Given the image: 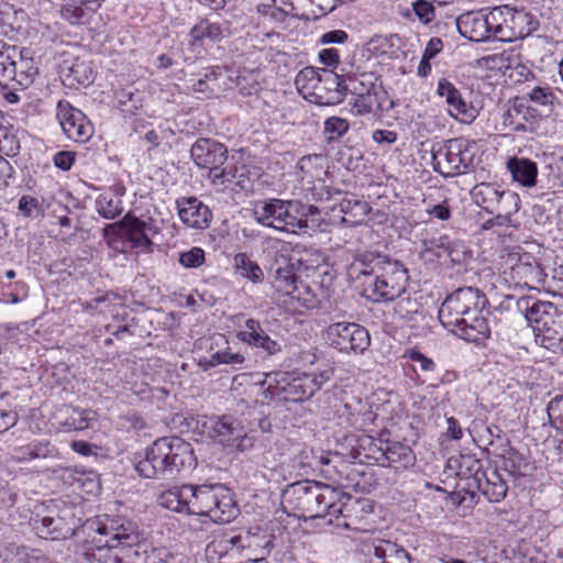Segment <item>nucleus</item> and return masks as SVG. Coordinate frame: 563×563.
Wrapping results in <instances>:
<instances>
[{"mask_svg": "<svg viewBox=\"0 0 563 563\" xmlns=\"http://www.w3.org/2000/svg\"><path fill=\"white\" fill-rule=\"evenodd\" d=\"M88 550L101 563H145L139 547L145 540L141 525L124 515H99L81 526Z\"/></svg>", "mask_w": 563, "mask_h": 563, "instance_id": "f257e3e1", "label": "nucleus"}, {"mask_svg": "<svg viewBox=\"0 0 563 563\" xmlns=\"http://www.w3.org/2000/svg\"><path fill=\"white\" fill-rule=\"evenodd\" d=\"M332 375L333 368L329 364L313 373L275 372L266 374L261 384H251L249 391L262 395L261 399L254 400L255 404L273 400L298 402L312 397Z\"/></svg>", "mask_w": 563, "mask_h": 563, "instance_id": "f03ea898", "label": "nucleus"}, {"mask_svg": "<svg viewBox=\"0 0 563 563\" xmlns=\"http://www.w3.org/2000/svg\"><path fill=\"white\" fill-rule=\"evenodd\" d=\"M196 466L190 443L178 437H164L153 442L135 468L143 477L169 481L189 474Z\"/></svg>", "mask_w": 563, "mask_h": 563, "instance_id": "7ed1b4c3", "label": "nucleus"}, {"mask_svg": "<svg viewBox=\"0 0 563 563\" xmlns=\"http://www.w3.org/2000/svg\"><path fill=\"white\" fill-rule=\"evenodd\" d=\"M531 23V15L522 11H515L509 7H496L488 13L468 12L457 19V29L462 36L473 42H484L492 34L503 33L504 29H515ZM534 26L519 27L514 35H528Z\"/></svg>", "mask_w": 563, "mask_h": 563, "instance_id": "20e7f679", "label": "nucleus"}, {"mask_svg": "<svg viewBox=\"0 0 563 563\" xmlns=\"http://www.w3.org/2000/svg\"><path fill=\"white\" fill-rule=\"evenodd\" d=\"M338 492L317 482H299L290 485L283 494V503L297 516L316 518L342 512L335 503Z\"/></svg>", "mask_w": 563, "mask_h": 563, "instance_id": "39448f33", "label": "nucleus"}, {"mask_svg": "<svg viewBox=\"0 0 563 563\" xmlns=\"http://www.w3.org/2000/svg\"><path fill=\"white\" fill-rule=\"evenodd\" d=\"M190 515L228 523L239 514L233 493L222 484L191 485Z\"/></svg>", "mask_w": 563, "mask_h": 563, "instance_id": "423d86ee", "label": "nucleus"}, {"mask_svg": "<svg viewBox=\"0 0 563 563\" xmlns=\"http://www.w3.org/2000/svg\"><path fill=\"white\" fill-rule=\"evenodd\" d=\"M517 307L533 328L537 341L543 346L550 349L561 341L560 324L555 320L559 310L552 302L538 300L529 296L519 298Z\"/></svg>", "mask_w": 563, "mask_h": 563, "instance_id": "0eeeda50", "label": "nucleus"}, {"mask_svg": "<svg viewBox=\"0 0 563 563\" xmlns=\"http://www.w3.org/2000/svg\"><path fill=\"white\" fill-rule=\"evenodd\" d=\"M485 306V298L473 287L459 288L448 296L439 309V320L450 332L454 333L461 322L470 314L476 313Z\"/></svg>", "mask_w": 563, "mask_h": 563, "instance_id": "6e6552de", "label": "nucleus"}, {"mask_svg": "<svg viewBox=\"0 0 563 563\" xmlns=\"http://www.w3.org/2000/svg\"><path fill=\"white\" fill-rule=\"evenodd\" d=\"M158 232L151 220L143 221L130 213L115 223L108 224L104 230V236L108 243L114 245L115 240L120 239L129 243L131 250L135 253H148L152 250L151 238Z\"/></svg>", "mask_w": 563, "mask_h": 563, "instance_id": "1a4fd4ad", "label": "nucleus"}, {"mask_svg": "<svg viewBox=\"0 0 563 563\" xmlns=\"http://www.w3.org/2000/svg\"><path fill=\"white\" fill-rule=\"evenodd\" d=\"M407 282V269L399 262L390 261L373 278L364 282L363 291L372 301H393L406 291Z\"/></svg>", "mask_w": 563, "mask_h": 563, "instance_id": "9d476101", "label": "nucleus"}, {"mask_svg": "<svg viewBox=\"0 0 563 563\" xmlns=\"http://www.w3.org/2000/svg\"><path fill=\"white\" fill-rule=\"evenodd\" d=\"M473 143L465 139H452L432 152L433 166L444 177L465 173L474 161Z\"/></svg>", "mask_w": 563, "mask_h": 563, "instance_id": "9b49d317", "label": "nucleus"}, {"mask_svg": "<svg viewBox=\"0 0 563 563\" xmlns=\"http://www.w3.org/2000/svg\"><path fill=\"white\" fill-rule=\"evenodd\" d=\"M32 527L41 538L66 539L75 533L74 509L68 506L59 508L55 504L42 507L32 517Z\"/></svg>", "mask_w": 563, "mask_h": 563, "instance_id": "f8f14e48", "label": "nucleus"}, {"mask_svg": "<svg viewBox=\"0 0 563 563\" xmlns=\"http://www.w3.org/2000/svg\"><path fill=\"white\" fill-rule=\"evenodd\" d=\"M37 75L33 59L23 58L16 47L0 42V85L8 87L15 82L22 89L27 88Z\"/></svg>", "mask_w": 563, "mask_h": 563, "instance_id": "ddd939ff", "label": "nucleus"}, {"mask_svg": "<svg viewBox=\"0 0 563 563\" xmlns=\"http://www.w3.org/2000/svg\"><path fill=\"white\" fill-rule=\"evenodd\" d=\"M325 334L330 346L342 353L362 354L371 344L368 331L354 322L332 323Z\"/></svg>", "mask_w": 563, "mask_h": 563, "instance_id": "4468645a", "label": "nucleus"}, {"mask_svg": "<svg viewBox=\"0 0 563 563\" xmlns=\"http://www.w3.org/2000/svg\"><path fill=\"white\" fill-rule=\"evenodd\" d=\"M208 434L224 446L245 451L253 445L252 438L241 420L230 415L210 419Z\"/></svg>", "mask_w": 563, "mask_h": 563, "instance_id": "2eb2a0df", "label": "nucleus"}, {"mask_svg": "<svg viewBox=\"0 0 563 563\" xmlns=\"http://www.w3.org/2000/svg\"><path fill=\"white\" fill-rule=\"evenodd\" d=\"M56 117L65 135L75 142L84 143L93 133V128L87 117L67 101L57 103Z\"/></svg>", "mask_w": 563, "mask_h": 563, "instance_id": "dca6fc26", "label": "nucleus"}, {"mask_svg": "<svg viewBox=\"0 0 563 563\" xmlns=\"http://www.w3.org/2000/svg\"><path fill=\"white\" fill-rule=\"evenodd\" d=\"M282 206L280 232L300 234L308 228V218L319 213L313 205H307L299 200H284Z\"/></svg>", "mask_w": 563, "mask_h": 563, "instance_id": "f3484780", "label": "nucleus"}, {"mask_svg": "<svg viewBox=\"0 0 563 563\" xmlns=\"http://www.w3.org/2000/svg\"><path fill=\"white\" fill-rule=\"evenodd\" d=\"M437 93L444 98L449 114L462 123L470 124L477 118V110L465 102L459 89L448 79L442 78L438 81Z\"/></svg>", "mask_w": 563, "mask_h": 563, "instance_id": "a211bd4d", "label": "nucleus"}, {"mask_svg": "<svg viewBox=\"0 0 563 563\" xmlns=\"http://www.w3.org/2000/svg\"><path fill=\"white\" fill-rule=\"evenodd\" d=\"M227 147L211 139L197 140L190 150L195 164L200 168H208L209 170L214 167H221L227 161Z\"/></svg>", "mask_w": 563, "mask_h": 563, "instance_id": "6ab92c4d", "label": "nucleus"}, {"mask_svg": "<svg viewBox=\"0 0 563 563\" xmlns=\"http://www.w3.org/2000/svg\"><path fill=\"white\" fill-rule=\"evenodd\" d=\"M347 79H342L339 75L322 70L319 78V85L322 88L313 90L310 101L320 106H331L342 100V91ZM316 87H319L318 85Z\"/></svg>", "mask_w": 563, "mask_h": 563, "instance_id": "aec40b11", "label": "nucleus"}, {"mask_svg": "<svg viewBox=\"0 0 563 563\" xmlns=\"http://www.w3.org/2000/svg\"><path fill=\"white\" fill-rule=\"evenodd\" d=\"M178 216L188 227L206 229L211 220L209 208L196 197H183L176 201Z\"/></svg>", "mask_w": 563, "mask_h": 563, "instance_id": "412c9836", "label": "nucleus"}, {"mask_svg": "<svg viewBox=\"0 0 563 563\" xmlns=\"http://www.w3.org/2000/svg\"><path fill=\"white\" fill-rule=\"evenodd\" d=\"M478 490L490 503H499L507 495V484L495 468L477 470L474 475Z\"/></svg>", "mask_w": 563, "mask_h": 563, "instance_id": "4be33fe9", "label": "nucleus"}, {"mask_svg": "<svg viewBox=\"0 0 563 563\" xmlns=\"http://www.w3.org/2000/svg\"><path fill=\"white\" fill-rule=\"evenodd\" d=\"M339 412L340 418H345L344 421L340 422V424L358 430L365 429L367 426L373 423L374 420V415L369 405L355 397L345 399L342 410H339Z\"/></svg>", "mask_w": 563, "mask_h": 563, "instance_id": "5701e85b", "label": "nucleus"}, {"mask_svg": "<svg viewBox=\"0 0 563 563\" xmlns=\"http://www.w3.org/2000/svg\"><path fill=\"white\" fill-rule=\"evenodd\" d=\"M387 256L382 255L379 253L366 252L360 254L355 257V260L351 263L349 267V276L351 278H360V276H364L369 280L376 274H378L386 263H389Z\"/></svg>", "mask_w": 563, "mask_h": 563, "instance_id": "b1692460", "label": "nucleus"}, {"mask_svg": "<svg viewBox=\"0 0 563 563\" xmlns=\"http://www.w3.org/2000/svg\"><path fill=\"white\" fill-rule=\"evenodd\" d=\"M275 536L265 529L253 528L249 530L245 536H239L232 539V542H243V547L253 550L256 553L255 561L264 560L274 548Z\"/></svg>", "mask_w": 563, "mask_h": 563, "instance_id": "393cba45", "label": "nucleus"}, {"mask_svg": "<svg viewBox=\"0 0 563 563\" xmlns=\"http://www.w3.org/2000/svg\"><path fill=\"white\" fill-rule=\"evenodd\" d=\"M454 334L468 342L481 343L490 335V328L487 319L482 316L481 309L474 314H470L465 322H461V327Z\"/></svg>", "mask_w": 563, "mask_h": 563, "instance_id": "a878e982", "label": "nucleus"}, {"mask_svg": "<svg viewBox=\"0 0 563 563\" xmlns=\"http://www.w3.org/2000/svg\"><path fill=\"white\" fill-rule=\"evenodd\" d=\"M506 167L515 183L527 188L536 186L538 166L534 162L526 157H509Z\"/></svg>", "mask_w": 563, "mask_h": 563, "instance_id": "bb28decb", "label": "nucleus"}, {"mask_svg": "<svg viewBox=\"0 0 563 563\" xmlns=\"http://www.w3.org/2000/svg\"><path fill=\"white\" fill-rule=\"evenodd\" d=\"M57 418H64L59 421L64 431H81L91 427L97 413L90 409L65 407L59 410Z\"/></svg>", "mask_w": 563, "mask_h": 563, "instance_id": "cd10ccee", "label": "nucleus"}, {"mask_svg": "<svg viewBox=\"0 0 563 563\" xmlns=\"http://www.w3.org/2000/svg\"><path fill=\"white\" fill-rule=\"evenodd\" d=\"M284 199H266L257 201L253 208V216L257 223L280 231L282 206Z\"/></svg>", "mask_w": 563, "mask_h": 563, "instance_id": "c85d7f7f", "label": "nucleus"}, {"mask_svg": "<svg viewBox=\"0 0 563 563\" xmlns=\"http://www.w3.org/2000/svg\"><path fill=\"white\" fill-rule=\"evenodd\" d=\"M510 276L518 285L537 288L543 283L544 274L537 263L519 260L511 266Z\"/></svg>", "mask_w": 563, "mask_h": 563, "instance_id": "c756f323", "label": "nucleus"}, {"mask_svg": "<svg viewBox=\"0 0 563 563\" xmlns=\"http://www.w3.org/2000/svg\"><path fill=\"white\" fill-rule=\"evenodd\" d=\"M191 496V485H183L162 493L158 503L166 509L190 515L189 499Z\"/></svg>", "mask_w": 563, "mask_h": 563, "instance_id": "7c9ffc66", "label": "nucleus"}, {"mask_svg": "<svg viewBox=\"0 0 563 563\" xmlns=\"http://www.w3.org/2000/svg\"><path fill=\"white\" fill-rule=\"evenodd\" d=\"M344 89L352 91L356 96L353 102V108L357 113H371L374 110L376 98L372 93V89H374L373 84H371L369 87H365L363 81H358L354 77H349L347 84L344 85Z\"/></svg>", "mask_w": 563, "mask_h": 563, "instance_id": "2f4dec72", "label": "nucleus"}, {"mask_svg": "<svg viewBox=\"0 0 563 563\" xmlns=\"http://www.w3.org/2000/svg\"><path fill=\"white\" fill-rule=\"evenodd\" d=\"M373 553L375 563H411L407 551L391 541L379 540Z\"/></svg>", "mask_w": 563, "mask_h": 563, "instance_id": "473e14b6", "label": "nucleus"}, {"mask_svg": "<svg viewBox=\"0 0 563 563\" xmlns=\"http://www.w3.org/2000/svg\"><path fill=\"white\" fill-rule=\"evenodd\" d=\"M227 344L225 338L222 334H214L208 339L200 340V345L209 351V356H202L198 360V365L208 371L211 367L225 363L223 358V349L214 351V347H220Z\"/></svg>", "mask_w": 563, "mask_h": 563, "instance_id": "72a5a7b5", "label": "nucleus"}, {"mask_svg": "<svg viewBox=\"0 0 563 563\" xmlns=\"http://www.w3.org/2000/svg\"><path fill=\"white\" fill-rule=\"evenodd\" d=\"M383 456L388 462V465H393L396 468L409 467L413 465L416 456L410 446L400 442L387 443L386 448L383 449Z\"/></svg>", "mask_w": 563, "mask_h": 563, "instance_id": "f704fd0d", "label": "nucleus"}, {"mask_svg": "<svg viewBox=\"0 0 563 563\" xmlns=\"http://www.w3.org/2000/svg\"><path fill=\"white\" fill-rule=\"evenodd\" d=\"M500 192L499 186L490 183H481L473 187L471 197L473 201L490 213Z\"/></svg>", "mask_w": 563, "mask_h": 563, "instance_id": "c9c22d12", "label": "nucleus"}, {"mask_svg": "<svg viewBox=\"0 0 563 563\" xmlns=\"http://www.w3.org/2000/svg\"><path fill=\"white\" fill-rule=\"evenodd\" d=\"M233 267L241 277L257 284L264 279L263 269L246 253H238L233 258Z\"/></svg>", "mask_w": 563, "mask_h": 563, "instance_id": "e433bc0d", "label": "nucleus"}, {"mask_svg": "<svg viewBox=\"0 0 563 563\" xmlns=\"http://www.w3.org/2000/svg\"><path fill=\"white\" fill-rule=\"evenodd\" d=\"M340 210L344 213L343 222L356 224L362 222L367 216L369 206L367 202L356 198H345L340 203Z\"/></svg>", "mask_w": 563, "mask_h": 563, "instance_id": "4c0bfd02", "label": "nucleus"}, {"mask_svg": "<svg viewBox=\"0 0 563 563\" xmlns=\"http://www.w3.org/2000/svg\"><path fill=\"white\" fill-rule=\"evenodd\" d=\"M96 209L106 219H114L123 211L122 201L113 191L101 194L96 200Z\"/></svg>", "mask_w": 563, "mask_h": 563, "instance_id": "58836bf2", "label": "nucleus"}, {"mask_svg": "<svg viewBox=\"0 0 563 563\" xmlns=\"http://www.w3.org/2000/svg\"><path fill=\"white\" fill-rule=\"evenodd\" d=\"M324 158L322 155H308L300 158L298 162V168L302 174V179H307L308 183L313 180H321L325 170L323 168Z\"/></svg>", "mask_w": 563, "mask_h": 563, "instance_id": "ea45409f", "label": "nucleus"}, {"mask_svg": "<svg viewBox=\"0 0 563 563\" xmlns=\"http://www.w3.org/2000/svg\"><path fill=\"white\" fill-rule=\"evenodd\" d=\"M320 75L321 74L313 67H306L298 73L295 79V85L305 98H309V100L311 99L313 90H318V87H316L317 85L319 88H322L319 85Z\"/></svg>", "mask_w": 563, "mask_h": 563, "instance_id": "a19ab883", "label": "nucleus"}, {"mask_svg": "<svg viewBox=\"0 0 563 563\" xmlns=\"http://www.w3.org/2000/svg\"><path fill=\"white\" fill-rule=\"evenodd\" d=\"M19 150L20 142L13 128L0 117V152L7 156H14Z\"/></svg>", "mask_w": 563, "mask_h": 563, "instance_id": "79ce46f5", "label": "nucleus"}, {"mask_svg": "<svg viewBox=\"0 0 563 563\" xmlns=\"http://www.w3.org/2000/svg\"><path fill=\"white\" fill-rule=\"evenodd\" d=\"M0 559L2 563H38V556L34 550L13 544L4 549Z\"/></svg>", "mask_w": 563, "mask_h": 563, "instance_id": "37998d69", "label": "nucleus"}, {"mask_svg": "<svg viewBox=\"0 0 563 563\" xmlns=\"http://www.w3.org/2000/svg\"><path fill=\"white\" fill-rule=\"evenodd\" d=\"M273 285L282 295H291L297 289V276L289 267H278Z\"/></svg>", "mask_w": 563, "mask_h": 563, "instance_id": "c03bdc74", "label": "nucleus"}, {"mask_svg": "<svg viewBox=\"0 0 563 563\" xmlns=\"http://www.w3.org/2000/svg\"><path fill=\"white\" fill-rule=\"evenodd\" d=\"M190 36L194 42L201 41L203 38H209L210 41L216 42L222 38L223 30L218 23L201 21L191 29Z\"/></svg>", "mask_w": 563, "mask_h": 563, "instance_id": "a18cd8bd", "label": "nucleus"}, {"mask_svg": "<svg viewBox=\"0 0 563 563\" xmlns=\"http://www.w3.org/2000/svg\"><path fill=\"white\" fill-rule=\"evenodd\" d=\"M394 306L395 314L402 321H412L420 310V303L410 296L396 298Z\"/></svg>", "mask_w": 563, "mask_h": 563, "instance_id": "49530a36", "label": "nucleus"}, {"mask_svg": "<svg viewBox=\"0 0 563 563\" xmlns=\"http://www.w3.org/2000/svg\"><path fill=\"white\" fill-rule=\"evenodd\" d=\"M497 203L492 210V214L495 212H505V213H511L515 214L518 212L520 207V198L519 196L510 190H500Z\"/></svg>", "mask_w": 563, "mask_h": 563, "instance_id": "de8ad7c7", "label": "nucleus"}, {"mask_svg": "<svg viewBox=\"0 0 563 563\" xmlns=\"http://www.w3.org/2000/svg\"><path fill=\"white\" fill-rule=\"evenodd\" d=\"M547 411L550 423L558 430L563 431V395L554 397L548 404Z\"/></svg>", "mask_w": 563, "mask_h": 563, "instance_id": "09e8293b", "label": "nucleus"}, {"mask_svg": "<svg viewBox=\"0 0 563 563\" xmlns=\"http://www.w3.org/2000/svg\"><path fill=\"white\" fill-rule=\"evenodd\" d=\"M349 130V122L345 119L331 117L324 122V132L329 134V141L339 139Z\"/></svg>", "mask_w": 563, "mask_h": 563, "instance_id": "8fccbe9b", "label": "nucleus"}, {"mask_svg": "<svg viewBox=\"0 0 563 563\" xmlns=\"http://www.w3.org/2000/svg\"><path fill=\"white\" fill-rule=\"evenodd\" d=\"M235 178V170L233 167L227 166L223 168L214 167L209 170V179L213 186L223 187Z\"/></svg>", "mask_w": 563, "mask_h": 563, "instance_id": "3c124183", "label": "nucleus"}, {"mask_svg": "<svg viewBox=\"0 0 563 563\" xmlns=\"http://www.w3.org/2000/svg\"><path fill=\"white\" fill-rule=\"evenodd\" d=\"M265 331L263 330L260 321L254 319H247L245 321L244 330L239 331L236 336L239 338V340L250 345L252 342H254L255 339H257Z\"/></svg>", "mask_w": 563, "mask_h": 563, "instance_id": "603ef678", "label": "nucleus"}, {"mask_svg": "<svg viewBox=\"0 0 563 563\" xmlns=\"http://www.w3.org/2000/svg\"><path fill=\"white\" fill-rule=\"evenodd\" d=\"M179 262L187 268L199 267L205 262V252L200 247H192L179 255Z\"/></svg>", "mask_w": 563, "mask_h": 563, "instance_id": "864d4df0", "label": "nucleus"}, {"mask_svg": "<svg viewBox=\"0 0 563 563\" xmlns=\"http://www.w3.org/2000/svg\"><path fill=\"white\" fill-rule=\"evenodd\" d=\"M250 345L262 349L268 355H275L282 352L283 347L279 342L272 339L266 332L262 333Z\"/></svg>", "mask_w": 563, "mask_h": 563, "instance_id": "5fc2aeb1", "label": "nucleus"}, {"mask_svg": "<svg viewBox=\"0 0 563 563\" xmlns=\"http://www.w3.org/2000/svg\"><path fill=\"white\" fill-rule=\"evenodd\" d=\"M19 210L27 218H36L43 212L38 200L31 196H22L20 198Z\"/></svg>", "mask_w": 563, "mask_h": 563, "instance_id": "6e6d98bb", "label": "nucleus"}, {"mask_svg": "<svg viewBox=\"0 0 563 563\" xmlns=\"http://www.w3.org/2000/svg\"><path fill=\"white\" fill-rule=\"evenodd\" d=\"M406 356L416 363L419 369L423 373H433L435 371V363L416 349L406 352Z\"/></svg>", "mask_w": 563, "mask_h": 563, "instance_id": "4d7b16f0", "label": "nucleus"}, {"mask_svg": "<svg viewBox=\"0 0 563 563\" xmlns=\"http://www.w3.org/2000/svg\"><path fill=\"white\" fill-rule=\"evenodd\" d=\"M412 9L422 23L427 24L434 18V7L426 0H418L413 2Z\"/></svg>", "mask_w": 563, "mask_h": 563, "instance_id": "13d9d810", "label": "nucleus"}, {"mask_svg": "<svg viewBox=\"0 0 563 563\" xmlns=\"http://www.w3.org/2000/svg\"><path fill=\"white\" fill-rule=\"evenodd\" d=\"M119 102L121 110L126 113H133L142 106L139 92H122Z\"/></svg>", "mask_w": 563, "mask_h": 563, "instance_id": "bf43d9fd", "label": "nucleus"}, {"mask_svg": "<svg viewBox=\"0 0 563 563\" xmlns=\"http://www.w3.org/2000/svg\"><path fill=\"white\" fill-rule=\"evenodd\" d=\"M530 100L536 104L548 106L552 103L553 93L550 88L534 87L529 92Z\"/></svg>", "mask_w": 563, "mask_h": 563, "instance_id": "052dcab7", "label": "nucleus"}, {"mask_svg": "<svg viewBox=\"0 0 563 563\" xmlns=\"http://www.w3.org/2000/svg\"><path fill=\"white\" fill-rule=\"evenodd\" d=\"M54 165L62 170H69L75 162V153L60 151L53 157Z\"/></svg>", "mask_w": 563, "mask_h": 563, "instance_id": "680f3d73", "label": "nucleus"}, {"mask_svg": "<svg viewBox=\"0 0 563 563\" xmlns=\"http://www.w3.org/2000/svg\"><path fill=\"white\" fill-rule=\"evenodd\" d=\"M109 303H110V296L106 295V296L97 297L89 301L84 302L82 308L86 311L99 310V312L106 313L107 311H110L108 309Z\"/></svg>", "mask_w": 563, "mask_h": 563, "instance_id": "e2e57ef3", "label": "nucleus"}, {"mask_svg": "<svg viewBox=\"0 0 563 563\" xmlns=\"http://www.w3.org/2000/svg\"><path fill=\"white\" fill-rule=\"evenodd\" d=\"M319 60L328 67H335L340 62L339 51L336 48H324L319 52Z\"/></svg>", "mask_w": 563, "mask_h": 563, "instance_id": "0e129e2a", "label": "nucleus"}, {"mask_svg": "<svg viewBox=\"0 0 563 563\" xmlns=\"http://www.w3.org/2000/svg\"><path fill=\"white\" fill-rule=\"evenodd\" d=\"M347 40V33L343 30H334L324 33L320 43L322 44H342Z\"/></svg>", "mask_w": 563, "mask_h": 563, "instance_id": "69168bd1", "label": "nucleus"}, {"mask_svg": "<svg viewBox=\"0 0 563 563\" xmlns=\"http://www.w3.org/2000/svg\"><path fill=\"white\" fill-rule=\"evenodd\" d=\"M372 137L376 143H379V144H383V143L393 144L397 140V134L393 131L376 130L373 132Z\"/></svg>", "mask_w": 563, "mask_h": 563, "instance_id": "338daca9", "label": "nucleus"}, {"mask_svg": "<svg viewBox=\"0 0 563 563\" xmlns=\"http://www.w3.org/2000/svg\"><path fill=\"white\" fill-rule=\"evenodd\" d=\"M442 46V41L439 37H432L428 42L422 56L432 59L435 55H438L441 52Z\"/></svg>", "mask_w": 563, "mask_h": 563, "instance_id": "774afa93", "label": "nucleus"}]
</instances>
